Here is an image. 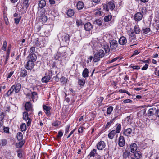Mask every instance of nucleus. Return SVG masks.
<instances>
[{
    "instance_id": "39448f33",
    "label": "nucleus",
    "mask_w": 159,
    "mask_h": 159,
    "mask_svg": "<svg viewBox=\"0 0 159 159\" xmlns=\"http://www.w3.org/2000/svg\"><path fill=\"white\" fill-rule=\"evenodd\" d=\"M23 119L26 121L28 120L27 125L28 126H29L31 124V120L30 118L28 117V113L26 111H25L23 113Z\"/></svg>"
},
{
    "instance_id": "338daca9",
    "label": "nucleus",
    "mask_w": 159,
    "mask_h": 159,
    "mask_svg": "<svg viewBox=\"0 0 159 159\" xmlns=\"http://www.w3.org/2000/svg\"><path fill=\"white\" fill-rule=\"evenodd\" d=\"M83 131V127H80L79 129L78 132L79 133H82Z\"/></svg>"
},
{
    "instance_id": "a19ab883",
    "label": "nucleus",
    "mask_w": 159,
    "mask_h": 159,
    "mask_svg": "<svg viewBox=\"0 0 159 159\" xmlns=\"http://www.w3.org/2000/svg\"><path fill=\"white\" fill-rule=\"evenodd\" d=\"M20 129L22 131H26V125L25 123H23L20 125Z\"/></svg>"
},
{
    "instance_id": "864d4df0",
    "label": "nucleus",
    "mask_w": 159,
    "mask_h": 159,
    "mask_svg": "<svg viewBox=\"0 0 159 159\" xmlns=\"http://www.w3.org/2000/svg\"><path fill=\"white\" fill-rule=\"evenodd\" d=\"M130 67L131 68H133L134 70H139L140 69V67L138 66H130Z\"/></svg>"
},
{
    "instance_id": "37998d69",
    "label": "nucleus",
    "mask_w": 159,
    "mask_h": 159,
    "mask_svg": "<svg viewBox=\"0 0 159 159\" xmlns=\"http://www.w3.org/2000/svg\"><path fill=\"white\" fill-rule=\"evenodd\" d=\"M113 109V107L112 106H110L107 109V114H110L111 113Z\"/></svg>"
},
{
    "instance_id": "e433bc0d",
    "label": "nucleus",
    "mask_w": 159,
    "mask_h": 159,
    "mask_svg": "<svg viewBox=\"0 0 159 159\" xmlns=\"http://www.w3.org/2000/svg\"><path fill=\"white\" fill-rule=\"evenodd\" d=\"M61 82L63 84H65L67 83L68 80L67 78L64 77H62L60 80Z\"/></svg>"
},
{
    "instance_id": "13d9d810",
    "label": "nucleus",
    "mask_w": 159,
    "mask_h": 159,
    "mask_svg": "<svg viewBox=\"0 0 159 159\" xmlns=\"http://www.w3.org/2000/svg\"><path fill=\"white\" fill-rule=\"evenodd\" d=\"M148 67V65L146 64L142 68V70H146Z\"/></svg>"
},
{
    "instance_id": "473e14b6",
    "label": "nucleus",
    "mask_w": 159,
    "mask_h": 159,
    "mask_svg": "<svg viewBox=\"0 0 159 159\" xmlns=\"http://www.w3.org/2000/svg\"><path fill=\"white\" fill-rule=\"evenodd\" d=\"M11 48V45H9L7 50V53L6 54V60H7L9 57L10 54V52Z\"/></svg>"
},
{
    "instance_id": "dca6fc26",
    "label": "nucleus",
    "mask_w": 159,
    "mask_h": 159,
    "mask_svg": "<svg viewBox=\"0 0 159 159\" xmlns=\"http://www.w3.org/2000/svg\"><path fill=\"white\" fill-rule=\"evenodd\" d=\"M127 42L126 38L124 36L121 37L119 40V44L121 45H124Z\"/></svg>"
},
{
    "instance_id": "3c124183",
    "label": "nucleus",
    "mask_w": 159,
    "mask_h": 159,
    "mask_svg": "<svg viewBox=\"0 0 159 159\" xmlns=\"http://www.w3.org/2000/svg\"><path fill=\"white\" fill-rule=\"evenodd\" d=\"M5 115L3 112L1 113L0 114V121H3Z\"/></svg>"
},
{
    "instance_id": "412c9836",
    "label": "nucleus",
    "mask_w": 159,
    "mask_h": 159,
    "mask_svg": "<svg viewBox=\"0 0 159 159\" xmlns=\"http://www.w3.org/2000/svg\"><path fill=\"white\" fill-rule=\"evenodd\" d=\"M50 79V76L49 75L44 76L42 78V82L43 83H47L49 81Z\"/></svg>"
},
{
    "instance_id": "5701e85b",
    "label": "nucleus",
    "mask_w": 159,
    "mask_h": 159,
    "mask_svg": "<svg viewBox=\"0 0 159 159\" xmlns=\"http://www.w3.org/2000/svg\"><path fill=\"white\" fill-rule=\"evenodd\" d=\"M27 75V70L25 69H22L20 72V76L22 77H24Z\"/></svg>"
},
{
    "instance_id": "09e8293b",
    "label": "nucleus",
    "mask_w": 159,
    "mask_h": 159,
    "mask_svg": "<svg viewBox=\"0 0 159 159\" xmlns=\"http://www.w3.org/2000/svg\"><path fill=\"white\" fill-rule=\"evenodd\" d=\"M41 17V19L42 20V21L44 22H45L47 21V18L45 16V15H44L43 16H40Z\"/></svg>"
},
{
    "instance_id": "c9c22d12",
    "label": "nucleus",
    "mask_w": 159,
    "mask_h": 159,
    "mask_svg": "<svg viewBox=\"0 0 159 159\" xmlns=\"http://www.w3.org/2000/svg\"><path fill=\"white\" fill-rule=\"evenodd\" d=\"M17 138L18 140H21L23 138V135L22 133L21 132H19L17 133Z\"/></svg>"
},
{
    "instance_id": "ddd939ff",
    "label": "nucleus",
    "mask_w": 159,
    "mask_h": 159,
    "mask_svg": "<svg viewBox=\"0 0 159 159\" xmlns=\"http://www.w3.org/2000/svg\"><path fill=\"white\" fill-rule=\"evenodd\" d=\"M125 144V140L124 137L120 135L118 139V145L120 147H123Z\"/></svg>"
},
{
    "instance_id": "603ef678",
    "label": "nucleus",
    "mask_w": 159,
    "mask_h": 159,
    "mask_svg": "<svg viewBox=\"0 0 159 159\" xmlns=\"http://www.w3.org/2000/svg\"><path fill=\"white\" fill-rule=\"evenodd\" d=\"M63 135V133L61 131H59L58 133V135H57V138H60Z\"/></svg>"
},
{
    "instance_id": "de8ad7c7",
    "label": "nucleus",
    "mask_w": 159,
    "mask_h": 159,
    "mask_svg": "<svg viewBox=\"0 0 159 159\" xmlns=\"http://www.w3.org/2000/svg\"><path fill=\"white\" fill-rule=\"evenodd\" d=\"M113 121L114 120L112 119L110 121L107 122V125L105 126V128L107 129L109 128L110 126L111 125V124L113 123Z\"/></svg>"
},
{
    "instance_id": "4be33fe9",
    "label": "nucleus",
    "mask_w": 159,
    "mask_h": 159,
    "mask_svg": "<svg viewBox=\"0 0 159 159\" xmlns=\"http://www.w3.org/2000/svg\"><path fill=\"white\" fill-rule=\"evenodd\" d=\"M16 7L19 11H21L22 9H25V7L22 3H18L16 6Z\"/></svg>"
},
{
    "instance_id": "2eb2a0df",
    "label": "nucleus",
    "mask_w": 159,
    "mask_h": 159,
    "mask_svg": "<svg viewBox=\"0 0 159 159\" xmlns=\"http://www.w3.org/2000/svg\"><path fill=\"white\" fill-rule=\"evenodd\" d=\"M143 15L140 12L137 13L134 16V20L137 21H139L141 20L142 18Z\"/></svg>"
},
{
    "instance_id": "c03bdc74",
    "label": "nucleus",
    "mask_w": 159,
    "mask_h": 159,
    "mask_svg": "<svg viewBox=\"0 0 159 159\" xmlns=\"http://www.w3.org/2000/svg\"><path fill=\"white\" fill-rule=\"evenodd\" d=\"M143 32V33L146 34L149 32L150 31V29L149 28H143L142 29Z\"/></svg>"
},
{
    "instance_id": "a878e982",
    "label": "nucleus",
    "mask_w": 159,
    "mask_h": 159,
    "mask_svg": "<svg viewBox=\"0 0 159 159\" xmlns=\"http://www.w3.org/2000/svg\"><path fill=\"white\" fill-rule=\"evenodd\" d=\"M7 140L5 139H1L0 140V147L5 146L7 144Z\"/></svg>"
},
{
    "instance_id": "4468645a",
    "label": "nucleus",
    "mask_w": 159,
    "mask_h": 159,
    "mask_svg": "<svg viewBox=\"0 0 159 159\" xmlns=\"http://www.w3.org/2000/svg\"><path fill=\"white\" fill-rule=\"evenodd\" d=\"M27 58L28 60L30 61L34 62V61L36 60L37 56L35 54L32 53L29 55Z\"/></svg>"
},
{
    "instance_id": "f3484780",
    "label": "nucleus",
    "mask_w": 159,
    "mask_h": 159,
    "mask_svg": "<svg viewBox=\"0 0 159 159\" xmlns=\"http://www.w3.org/2000/svg\"><path fill=\"white\" fill-rule=\"evenodd\" d=\"M92 27V25L90 22H87L84 25V29L87 31L90 30Z\"/></svg>"
},
{
    "instance_id": "423d86ee",
    "label": "nucleus",
    "mask_w": 159,
    "mask_h": 159,
    "mask_svg": "<svg viewBox=\"0 0 159 159\" xmlns=\"http://www.w3.org/2000/svg\"><path fill=\"white\" fill-rule=\"evenodd\" d=\"M25 110L28 112L29 114H31L33 111L32 106L30 102H27L25 105Z\"/></svg>"
},
{
    "instance_id": "6e6552de",
    "label": "nucleus",
    "mask_w": 159,
    "mask_h": 159,
    "mask_svg": "<svg viewBox=\"0 0 159 159\" xmlns=\"http://www.w3.org/2000/svg\"><path fill=\"white\" fill-rule=\"evenodd\" d=\"M118 44L117 41L115 40H112L110 43V47L111 50H115L118 48Z\"/></svg>"
},
{
    "instance_id": "c756f323",
    "label": "nucleus",
    "mask_w": 159,
    "mask_h": 159,
    "mask_svg": "<svg viewBox=\"0 0 159 159\" xmlns=\"http://www.w3.org/2000/svg\"><path fill=\"white\" fill-rule=\"evenodd\" d=\"M134 156L137 159H139L142 157L141 152L139 151H137L134 154Z\"/></svg>"
},
{
    "instance_id": "4d7b16f0",
    "label": "nucleus",
    "mask_w": 159,
    "mask_h": 159,
    "mask_svg": "<svg viewBox=\"0 0 159 159\" xmlns=\"http://www.w3.org/2000/svg\"><path fill=\"white\" fill-rule=\"evenodd\" d=\"M70 128V125H67L65 128V133H67L69 131V129Z\"/></svg>"
},
{
    "instance_id": "b1692460",
    "label": "nucleus",
    "mask_w": 159,
    "mask_h": 159,
    "mask_svg": "<svg viewBox=\"0 0 159 159\" xmlns=\"http://www.w3.org/2000/svg\"><path fill=\"white\" fill-rule=\"evenodd\" d=\"M116 133L115 130H112L108 134V137L111 139H112L114 135L116 134Z\"/></svg>"
},
{
    "instance_id": "bf43d9fd",
    "label": "nucleus",
    "mask_w": 159,
    "mask_h": 159,
    "mask_svg": "<svg viewBox=\"0 0 159 159\" xmlns=\"http://www.w3.org/2000/svg\"><path fill=\"white\" fill-rule=\"evenodd\" d=\"M4 131L6 133H8L9 132V128L8 127H4L3 128Z\"/></svg>"
},
{
    "instance_id": "ea45409f",
    "label": "nucleus",
    "mask_w": 159,
    "mask_h": 159,
    "mask_svg": "<svg viewBox=\"0 0 159 159\" xmlns=\"http://www.w3.org/2000/svg\"><path fill=\"white\" fill-rule=\"evenodd\" d=\"M104 48L106 53H108L110 51V48L108 45H105L104 46Z\"/></svg>"
},
{
    "instance_id": "4c0bfd02",
    "label": "nucleus",
    "mask_w": 159,
    "mask_h": 159,
    "mask_svg": "<svg viewBox=\"0 0 159 159\" xmlns=\"http://www.w3.org/2000/svg\"><path fill=\"white\" fill-rule=\"evenodd\" d=\"M85 83V80L84 79H79L78 83L80 85L84 86Z\"/></svg>"
},
{
    "instance_id": "cd10ccee",
    "label": "nucleus",
    "mask_w": 159,
    "mask_h": 159,
    "mask_svg": "<svg viewBox=\"0 0 159 159\" xmlns=\"http://www.w3.org/2000/svg\"><path fill=\"white\" fill-rule=\"evenodd\" d=\"M130 153L129 151L125 150L123 154L124 159H126L130 155Z\"/></svg>"
},
{
    "instance_id": "7c9ffc66",
    "label": "nucleus",
    "mask_w": 159,
    "mask_h": 159,
    "mask_svg": "<svg viewBox=\"0 0 159 159\" xmlns=\"http://www.w3.org/2000/svg\"><path fill=\"white\" fill-rule=\"evenodd\" d=\"M74 11L72 9H69L67 12V15L69 17H71L74 15Z\"/></svg>"
},
{
    "instance_id": "6ab92c4d",
    "label": "nucleus",
    "mask_w": 159,
    "mask_h": 159,
    "mask_svg": "<svg viewBox=\"0 0 159 159\" xmlns=\"http://www.w3.org/2000/svg\"><path fill=\"white\" fill-rule=\"evenodd\" d=\"M77 8L78 10L82 9L84 7V3L81 1H79L76 5Z\"/></svg>"
},
{
    "instance_id": "052dcab7",
    "label": "nucleus",
    "mask_w": 159,
    "mask_h": 159,
    "mask_svg": "<svg viewBox=\"0 0 159 159\" xmlns=\"http://www.w3.org/2000/svg\"><path fill=\"white\" fill-rule=\"evenodd\" d=\"M118 58H119V57H117L115 58L112 59V60H110L109 61V63H111L112 62H113L117 60Z\"/></svg>"
},
{
    "instance_id": "79ce46f5",
    "label": "nucleus",
    "mask_w": 159,
    "mask_h": 159,
    "mask_svg": "<svg viewBox=\"0 0 159 159\" xmlns=\"http://www.w3.org/2000/svg\"><path fill=\"white\" fill-rule=\"evenodd\" d=\"M134 30L135 33L136 34H138L140 32V30L138 26H135L134 28Z\"/></svg>"
},
{
    "instance_id": "5fc2aeb1",
    "label": "nucleus",
    "mask_w": 159,
    "mask_h": 159,
    "mask_svg": "<svg viewBox=\"0 0 159 159\" xmlns=\"http://www.w3.org/2000/svg\"><path fill=\"white\" fill-rule=\"evenodd\" d=\"M45 10L43 9H42L39 13V15L40 16H43L44 15H45Z\"/></svg>"
},
{
    "instance_id": "680f3d73",
    "label": "nucleus",
    "mask_w": 159,
    "mask_h": 159,
    "mask_svg": "<svg viewBox=\"0 0 159 159\" xmlns=\"http://www.w3.org/2000/svg\"><path fill=\"white\" fill-rule=\"evenodd\" d=\"M93 58V57L92 56H89L87 60V63H88L89 62H91Z\"/></svg>"
},
{
    "instance_id": "58836bf2",
    "label": "nucleus",
    "mask_w": 159,
    "mask_h": 159,
    "mask_svg": "<svg viewBox=\"0 0 159 159\" xmlns=\"http://www.w3.org/2000/svg\"><path fill=\"white\" fill-rule=\"evenodd\" d=\"M24 142L23 141H21L19 143H17L16 144V146L17 148H21L24 145Z\"/></svg>"
},
{
    "instance_id": "9d476101",
    "label": "nucleus",
    "mask_w": 159,
    "mask_h": 159,
    "mask_svg": "<svg viewBox=\"0 0 159 159\" xmlns=\"http://www.w3.org/2000/svg\"><path fill=\"white\" fill-rule=\"evenodd\" d=\"M105 143L102 141H100L98 142L97 145V148L98 150H102L105 147Z\"/></svg>"
},
{
    "instance_id": "774afa93",
    "label": "nucleus",
    "mask_w": 159,
    "mask_h": 159,
    "mask_svg": "<svg viewBox=\"0 0 159 159\" xmlns=\"http://www.w3.org/2000/svg\"><path fill=\"white\" fill-rule=\"evenodd\" d=\"M94 14L98 16H101V11L94 12Z\"/></svg>"
},
{
    "instance_id": "aec40b11",
    "label": "nucleus",
    "mask_w": 159,
    "mask_h": 159,
    "mask_svg": "<svg viewBox=\"0 0 159 159\" xmlns=\"http://www.w3.org/2000/svg\"><path fill=\"white\" fill-rule=\"evenodd\" d=\"M156 110L155 108H152L149 109L148 111V114L149 116H152L155 114Z\"/></svg>"
},
{
    "instance_id": "2f4dec72",
    "label": "nucleus",
    "mask_w": 159,
    "mask_h": 159,
    "mask_svg": "<svg viewBox=\"0 0 159 159\" xmlns=\"http://www.w3.org/2000/svg\"><path fill=\"white\" fill-rule=\"evenodd\" d=\"M112 18V16L111 15H108L107 16H105L104 18V21L105 22H107L110 21Z\"/></svg>"
},
{
    "instance_id": "8fccbe9b",
    "label": "nucleus",
    "mask_w": 159,
    "mask_h": 159,
    "mask_svg": "<svg viewBox=\"0 0 159 159\" xmlns=\"http://www.w3.org/2000/svg\"><path fill=\"white\" fill-rule=\"evenodd\" d=\"M96 24L98 26H100L102 25V21L99 19H97L96 20Z\"/></svg>"
},
{
    "instance_id": "1a4fd4ad",
    "label": "nucleus",
    "mask_w": 159,
    "mask_h": 159,
    "mask_svg": "<svg viewBox=\"0 0 159 159\" xmlns=\"http://www.w3.org/2000/svg\"><path fill=\"white\" fill-rule=\"evenodd\" d=\"M34 66V62L29 60H28L25 65V67L28 70H31L33 68Z\"/></svg>"
},
{
    "instance_id": "20e7f679",
    "label": "nucleus",
    "mask_w": 159,
    "mask_h": 159,
    "mask_svg": "<svg viewBox=\"0 0 159 159\" xmlns=\"http://www.w3.org/2000/svg\"><path fill=\"white\" fill-rule=\"evenodd\" d=\"M70 37L68 34H64L61 37V42L64 45H67L69 43Z\"/></svg>"
},
{
    "instance_id": "e2e57ef3",
    "label": "nucleus",
    "mask_w": 159,
    "mask_h": 159,
    "mask_svg": "<svg viewBox=\"0 0 159 159\" xmlns=\"http://www.w3.org/2000/svg\"><path fill=\"white\" fill-rule=\"evenodd\" d=\"M132 101L129 99H126V100H124L123 101V102L124 103H130L132 102Z\"/></svg>"
},
{
    "instance_id": "f8f14e48",
    "label": "nucleus",
    "mask_w": 159,
    "mask_h": 159,
    "mask_svg": "<svg viewBox=\"0 0 159 159\" xmlns=\"http://www.w3.org/2000/svg\"><path fill=\"white\" fill-rule=\"evenodd\" d=\"M132 129L130 128H128L124 130L123 134L125 136L130 137L132 134Z\"/></svg>"
},
{
    "instance_id": "0eeeda50",
    "label": "nucleus",
    "mask_w": 159,
    "mask_h": 159,
    "mask_svg": "<svg viewBox=\"0 0 159 159\" xmlns=\"http://www.w3.org/2000/svg\"><path fill=\"white\" fill-rule=\"evenodd\" d=\"M27 96V97H31V98L34 102L36 101L38 98L37 93L36 92L28 93Z\"/></svg>"
},
{
    "instance_id": "7ed1b4c3",
    "label": "nucleus",
    "mask_w": 159,
    "mask_h": 159,
    "mask_svg": "<svg viewBox=\"0 0 159 159\" xmlns=\"http://www.w3.org/2000/svg\"><path fill=\"white\" fill-rule=\"evenodd\" d=\"M115 7L114 3L112 2H110L107 4H105L103 6V9L107 11H108L109 10H113Z\"/></svg>"
},
{
    "instance_id": "9b49d317",
    "label": "nucleus",
    "mask_w": 159,
    "mask_h": 159,
    "mask_svg": "<svg viewBox=\"0 0 159 159\" xmlns=\"http://www.w3.org/2000/svg\"><path fill=\"white\" fill-rule=\"evenodd\" d=\"M43 108L47 115L49 116L50 115V110L51 109V107L43 105Z\"/></svg>"
},
{
    "instance_id": "69168bd1",
    "label": "nucleus",
    "mask_w": 159,
    "mask_h": 159,
    "mask_svg": "<svg viewBox=\"0 0 159 159\" xmlns=\"http://www.w3.org/2000/svg\"><path fill=\"white\" fill-rule=\"evenodd\" d=\"M13 73V72L11 71L7 75V78H10L12 76V74Z\"/></svg>"
},
{
    "instance_id": "0e129e2a",
    "label": "nucleus",
    "mask_w": 159,
    "mask_h": 159,
    "mask_svg": "<svg viewBox=\"0 0 159 159\" xmlns=\"http://www.w3.org/2000/svg\"><path fill=\"white\" fill-rule=\"evenodd\" d=\"M76 129H74L69 134V135L67 136V138H69V137L70 136L74 133L75 131V130Z\"/></svg>"
},
{
    "instance_id": "bb28decb",
    "label": "nucleus",
    "mask_w": 159,
    "mask_h": 159,
    "mask_svg": "<svg viewBox=\"0 0 159 159\" xmlns=\"http://www.w3.org/2000/svg\"><path fill=\"white\" fill-rule=\"evenodd\" d=\"M89 71L87 68H85L83 70L82 73V76L84 78H86L88 77Z\"/></svg>"
},
{
    "instance_id": "a211bd4d",
    "label": "nucleus",
    "mask_w": 159,
    "mask_h": 159,
    "mask_svg": "<svg viewBox=\"0 0 159 159\" xmlns=\"http://www.w3.org/2000/svg\"><path fill=\"white\" fill-rule=\"evenodd\" d=\"M130 148L131 152L132 153H134L136 152L137 149V146L136 143H133L130 145Z\"/></svg>"
},
{
    "instance_id": "f03ea898",
    "label": "nucleus",
    "mask_w": 159,
    "mask_h": 159,
    "mask_svg": "<svg viewBox=\"0 0 159 159\" xmlns=\"http://www.w3.org/2000/svg\"><path fill=\"white\" fill-rule=\"evenodd\" d=\"M21 88V84L17 83L16 85H13L11 89L7 92L8 96L10 95L14 91L16 93H18L20 90Z\"/></svg>"
},
{
    "instance_id": "c85d7f7f",
    "label": "nucleus",
    "mask_w": 159,
    "mask_h": 159,
    "mask_svg": "<svg viewBox=\"0 0 159 159\" xmlns=\"http://www.w3.org/2000/svg\"><path fill=\"white\" fill-rule=\"evenodd\" d=\"M46 2L44 0H41L39 2V6L41 8L44 7L46 5Z\"/></svg>"
},
{
    "instance_id": "6e6d98bb",
    "label": "nucleus",
    "mask_w": 159,
    "mask_h": 159,
    "mask_svg": "<svg viewBox=\"0 0 159 159\" xmlns=\"http://www.w3.org/2000/svg\"><path fill=\"white\" fill-rule=\"evenodd\" d=\"M35 51V47H32L30 49V52L31 53H33Z\"/></svg>"
},
{
    "instance_id": "393cba45",
    "label": "nucleus",
    "mask_w": 159,
    "mask_h": 159,
    "mask_svg": "<svg viewBox=\"0 0 159 159\" xmlns=\"http://www.w3.org/2000/svg\"><path fill=\"white\" fill-rule=\"evenodd\" d=\"M121 125L120 124H117L116 125L115 129L116 133H119L121 130Z\"/></svg>"
},
{
    "instance_id": "f704fd0d",
    "label": "nucleus",
    "mask_w": 159,
    "mask_h": 159,
    "mask_svg": "<svg viewBox=\"0 0 159 159\" xmlns=\"http://www.w3.org/2000/svg\"><path fill=\"white\" fill-rule=\"evenodd\" d=\"M22 3L25 7V9H27L29 5V0H23Z\"/></svg>"
},
{
    "instance_id": "a18cd8bd",
    "label": "nucleus",
    "mask_w": 159,
    "mask_h": 159,
    "mask_svg": "<svg viewBox=\"0 0 159 159\" xmlns=\"http://www.w3.org/2000/svg\"><path fill=\"white\" fill-rule=\"evenodd\" d=\"M21 17L20 16H19V17L17 18H15L14 21L16 24L17 25L19 24L21 20Z\"/></svg>"
},
{
    "instance_id": "49530a36",
    "label": "nucleus",
    "mask_w": 159,
    "mask_h": 159,
    "mask_svg": "<svg viewBox=\"0 0 159 159\" xmlns=\"http://www.w3.org/2000/svg\"><path fill=\"white\" fill-rule=\"evenodd\" d=\"M7 47V42L6 41H4L3 43V44L1 49L3 51L6 50V47Z\"/></svg>"
},
{
    "instance_id": "72a5a7b5",
    "label": "nucleus",
    "mask_w": 159,
    "mask_h": 159,
    "mask_svg": "<svg viewBox=\"0 0 159 159\" xmlns=\"http://www.w3.org/2000/svg\"><path fill=\"white\" fill-rule=\"evenodd\" d=\"M96 152V150L94 149L91 151L90 154L88 155V156L90 157H94Z\"/></svg>"
},
{
    "instance_id": "f257e3e1",
    "label": "nucleus",
    "mask_w": 159,
    "mask_h": 159,
    "mask_svg": "<svg viewBox=\"0 0 159 159\" xmlns=\"http://www.w3.org/2000/svg\"><path fill=\"white\" fill-rule=\"evenodd\" d=\"M105 55L104 51L102 49L99 50L95 54L93 59V61L96 62L100 60V58L103 57Z\"/></svg>"
}]
</instances>
